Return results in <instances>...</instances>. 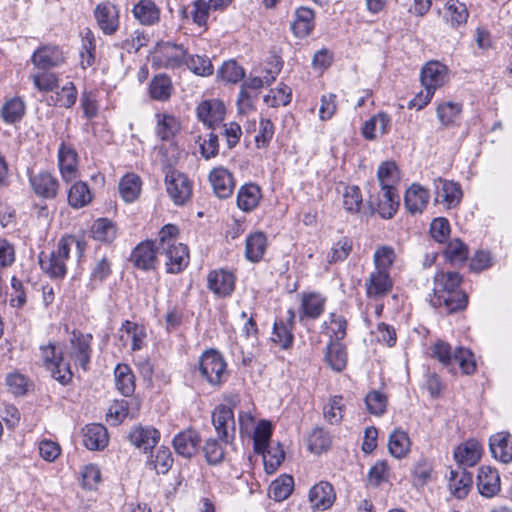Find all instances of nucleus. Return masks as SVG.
Returning a JSON list of instances; mask_svg holds the SVG:
<instances>
[{
	"label": "nucleus",
	"mask_w": 512,
	"mask_h": 512,
	"mask_svg": "<svg viewBox=\"0 0 512 512\" xmlns=\"http://www.w3.org/2000/svg\"><path fill=\"white\" fill-rule=\"evenodd\" d=\"M194 74L199 76H210L213 74V65L206 56L187 55L185 64Z\"/></svg>",
	"instance_id": "13d9d810"
},
{
	"label": "nucleus",
	"mask_w": 512,
	"mask_h": 512,
	"mask_svg": "<svg viewBox=\"0 0 512 512\" xmlns=\"http://www.w3.org/2000/svg\"><path fill=\"white\" fill-rule=\"evenodd\" d=\"M158 253L163 259L168 273H179L189 263L188 247L182 243L166 245L162 250H158Z\"/></svg>",
	"instance_id": "6e6552de"
},
{
	"label": "nucleus",
	"mask_w": 512,
	"mask_h": 512,
	"mask_svg": "<svg viewBox=\"0 0 512 512\" xmlns=\"http://www.w3.org/2000/svg\"><path fill=\"white\" fill-rule=\"evenodd\" d=\"M166 190L176 205H183L190 199L192 186L186 175L172 170L165 177Z\"/></svg>",
	"instance_id": "39448f33"
},
{
	"label": "nucleus",
	"mask_w": 512,
	"mask_h": 512,
	"mask_svg": "<svg viewBox=\"0 0 512 512\" xmlns=\"http://www.w3.org/2000/svg\"><path fill=\"white\" fill-rule=\"evenodd\" d=\"M445 255L453 264L464 263L468 258V249L461 240L454 239L446 246Z\"/></svg>",
	"instance_id": "69168bd1"
},
{
	"label": "nucleus",
	"mask_w": 512,
	"mask_h": 512,
	"mask_svg": "<svg viewBox=\"0 0 512 512\" xmlns=\"http://www.w3.org/2000/svg\"><path fill=\"white\" fill-rule=\"evenodd\" d=\"M159 258L157 245L153 241H144L133 249L130 260L138 269L148 271L156 268Z\"/></svg>",
	"instance_id": "ddd939ff"
},
{
	"label": "nucleus",
	"mask_w": 512,
	"mask_h": 512,
	"mask_svg": "<svg viewBox=\"0 0 512 512\" xmlns=\"http://www.w3.org/2000/svg\"><path fill=\"white\" fill-rule=\"evenodd\" d=\"M393 286L389 272L374 270L365 281L366 295L372 299H378L387 295Z\"/></svg>",
	"instance_id": "a211bd4d"
},
{
	"label": "nucleus",
	"mask_w": 512,
	"mask_h": 512,
	"mask_svg": "<svg viewBox=\"0 0 512 512\" xmlns=\"http://www.w3.org/2000/svg\"><path fill=\"white\" fill-rule=\"evenodd\" d=\"M343 206L349 213H359L363 206L361 190L358 186H347L343 193Z\"/></svg>",
	"instance_id": "603ef678"
},
{
	"label": "nucleus",
	"mask_w": 512,
	"mask_h": 512,
	"mask_svg": "<svg viewBox=\"0 0 512 512\" xmlns=\"http://www.w3.org/2000/svg\"><path fill=\"white\" fill-rule=\"evenodd\" d=\"M435 200L443 202L447 208L456 206L462 197V191L457 183L443 180L441 178L435 180Z\"/></svg>",
	"instance_id": "393cba45"
},
{
	"label": "nucleus",
	"mask_w": 512,
	"mask_h": 512,
	"mask_svg": "<svg viewBox=\"0 0 512 512\" xmlns=\"http://www.w3.org/2000/svg\"><path fill=\"white\" fill-rule=\"evenodd\" d=\"M462 107L458 103L445 102L437 107V117L444 126L452 125L460 115Z\"/></svg>",
	"instance_id": "bf43d9fd"
},
{
	"label": "nucleus",
	"mask_w": 512,
	"mask_h": 512,
	"mask_svg": "<svg viewBox=\"0 0 512 512\" xmlns=\"http://www.w3.org/2000/svg\"><path fill=\"white\" fill-rule=\"evenodd\" d=\"M388 448L395 458L405 457L410 450V439L407 433L402 430H394L389 436Z\"/></svg>",
	"instance_id": "79ce46f5"
},
{
	"label": "nucleus",
	"mask_w": 512,
	"mask_h": 512,
	"mask_svg": "<svg viewBox=\"0 0 512 512\" xmlns=\"http://www.w3.org/2000/svg\"><path fill=\"white\" fill-rule=\"evenodd\" d=\"M55 105L64 108H71L77 100V89L72 82L65 84L60 92L56 93V97H51Z\"/></svg>",
	"instance_id": "338daca9"
},
{
	"label": "nucleus",
	"mask_w": 512,
	"mask_h": 512,
	"mask_svg": "<svg viewBox=\"0 0 512 512\" xmlns=\"http://www.w3.org/2000/svg\"><path fill=\"white\" fill-rule=\"evenodd\" d=\"M94 17L105 35H113L119 28V10L110 2L99 3L94 9Z\"/></svg>",
	"instance_id": "f8f14e48"
},
{
	"label": "nucleus",
	"mask_w": 512,
	"mask_h": 512,
	"mask_svg": "<svg viewBox=\"0 0 512 512\" xmlns=\"http://www.w3.org/2000/svg\"><path fill=\"white\" fill-rule=\"evenodd\" d=\"M83 444L89 450H100L108 444L107 429L101 424H89L83 429Z\"/></svg>",
	"instance_id": "c85d7f7f"
},
{
	"label": "nucleus",
	"mask_w": 512,
	"mask_h": 512,
	"mask_svg": "<svg viewBox=\"0 0 512 512\" xmlns=\"http://www.w3.org/2000/svg\"><path fill=\"white\" fill-rule=\"evenodd\" d=\"M166 53L163 55V66L167 69L179 68L186 64L187 51L182 45L167 43Z\"/></svg>",
	"instance_id": "de8ad7c7"
},
{
	"label": "nucleus",
	"mask_w": 512,
	"mask_h": 512,
	"mask_svg": "<svg viewBox=\"0 0 512 512\" xmlns=\"http://www.w3.org/2000/svg\"><path fill=\"white\" fill-rule=\"evenodd\" d=\"M433 356L450 372L455 370L457 364L466 375L473 374L476 370L474 356L469 349L457 347L454 351L450 344L444 341H438L434 344Z\"/></svg>",
	"instance_id": "7ed1b4c3"
},
{
	"label": "nucleus",
	"mask_w": 512,
	"mask_h": 512,
	"mask_svg": "<svg viewBox=\"0 0 512 512\" xmlns=\"http://www.w3.org/2000/svg\"><path fill=\"white\" fill-rule=\"evenodd\" d=\"M225 369L226 363L222 355L218 351L210 349L202 353L197 371L209 384L219 385L222 382Z\"/></svg>",
	"instance_id": "20e7f679"
},
{
	"label": "nucleus",
	"mask_w": 512,
	"mask_h": 512,
	"mask_svg": "<svg viewBox=\"0 0 512 512\" xmlns=\"http://www.w3.org/2000/svg\"><path fill=\"white\" fill-rule=\"evenodd\" d=\"M325 359L332 370L341 372L347 365V353L344 345L332 340L327 345Z\"/></svg>",
	"instance_id": "e433bc0d"
},
{
	"label": "nucleus",
	"mask_w": 512,
	"mask_h": 512,
	"mask_svg": "<svg viewBox=\"0 0 512 512\" xmlns=\"http://www.w3.org/2000/svg\"><path fill=\"white\" fill-rule=\"evenodd\" d=\"M489 447L492 456L504 463L512 461V435L508 432H498L489 439Z\"/></svg>",
	"instance_id": "4be33fe9"
},
{
	"label": "nucleus",
	"mask_w": 512,
	"mask_h": 512,
	"mask_svg": "<svg viewBox=\"0 0 512 512\" xmlns=\"http://www.w3.org/2000/svg\"><path fill=\"white\" fill-rule=\"evenodd\" d=\"M481 457V446L476 440H469L454 451L455 460L463 466H474Z\"/></svg>",
	"instance_id": "473e14b6"
},
{
	"label": "nucleus",
	"mask_w": 512,
	"mask_h": 512,
	"mask_svg": "<svg viewBox=\"0 0 512 512\" xmlns=\"http://www.w3.org/2000/svg\"><path fill=\"white\" fill-rule=\"evenodd\" d=\"M336 499L333 486L326 481H320L309 491V501L312 508L317 510L329 509Z\"/></svg>",
	"instance_id": "412c9836"
},
{
	"label": "nucleus",
	"mask_w": 512,
	"mask_h": 512,
	"mask_svg": "<svg viewBox=\"0 0 512 512\" xmlns=\"http://www.w3.org/2000/svg\"><path fill=\"white\" fill-rule=\"evenodd\" d=\"M142 181L135 173H127L119 182V193L123 200L130 203L138 198L141 192Z\"/></svg>",
	"instance_id": "4c0bfd02"
},
{
	"label": "nucleus",
	"mask_w": 512,
	"mask_h": 512,
	"mask_svg": "<svg viewBox=\"0 0 512 512\" xmlns=\"http://www.w3.org/2000/svg\"><path fill=\"white\" fill-rule=\"evenodd\" d=\"M294 318L295 312L289 309L285 320H279L274 323L272 340L279 344L282 349H288L292 346Z\"/></svg>",
	"instance_id": "a878e982"
},
{
	"label": "nucleus",
	"mask_w": 512,
	"mask_h": 512,
	"mask_svg": "<svg viewBox=\"0 0 512 512\" xmlns=\"http://www.w3.org/2000/svg\"><path fill=\"white\" fill-rule=\"evenodd\" d=\"M367 204L371 214L377 212L382 218L390 219L399 207V195L396 189H382V198L373 200L370 196Z\"/></svg>",
	"instance_id": "4468645a"
},
{
	"label": "nucleus",
	"mask_w": 512,
	"mask_h": 512,
	"mask_svg": "<svg viewBox=\"0 0 512 512\" xmlns=\"http://www.w3.org/2000/svg\"><path fill=\"white\" fill-rule=\"evenodd\" d=\"M477 489L486 498L497 495L501 489L500 475L497 469L481 466L477 475Z\"/></svg>",
	"instance_id": "f3484780"
},
{
	"label": "nucleus",
	"mask_w": 512,
	"mask_h": 512,
	"mask_svg": "<svg viewBox=\"0 0 512 512\" xmlns=\"http://www.w3.org/2000/svg\"><path fill=\"white\" fill-rule=\"evenodd\" d=\"M129 442L144 453L151 451L160 440V432L151 426L136 425L127 436Z\"/></svg>",
	"instance_id": "2eb2a0df"
},
{
	"label": "nucleus",
	"mask_w": 512,
	"mask_h": 512,
	"mask_svg": "<svg viewBox=\"0 0 512 512\" xmlns=\"http://www.w3.org/2000/svg\"><path fill=\"white\" fill-rule=\"evenodd\" d=\"M34 87L41 92H51L58 87L59 79L55 73L43 71L31 76Z\"/></svg>",
	"instance_id": "680f3d73"
},
{
	"label": "nucleus",
	"mask_w": 512,
	"mask_h": 512,
	"mask_svg": "<svg viewBox=\"0 0 512 512\" xmlns=\"http://www.w3.org/2000/svg\"><path fill=\"white\" fill-rule=\"evenodd\" d=\"M58 164L62 179L69 183L78 178V156L76 151L62 143L58 151Z\"/></svg>",
	"instance_id": "6ab92c4d"
},
{
	"label": "nucleus",
	"mask_w": 512,
	"mask_h": 512,
	"mask_svg": "<svg viewBox=\"0 0 512 512\" xmlns=\"http://www.w3.org/2000/svg\"><path fill=\"white\" fill-rule=\"evenodd\" d=\"M272 434L271 426L266 421H261L254 432L253 445L254 451L258 453H264L268 445Z\"/></svg>",
	"instance_id": "052dcab7"
},
{
	"label": "nucleus",
	"mask_w": 512,
	"mask_h": 512,
	"mask_svg": "<svg viewBox=\"0 0 512 512\" xmlns=\"http://www.w3.org/2000/svg\"><path fill=\"white\" fill-rule=\"evenodd\" d=\"M200 436L197 431L188 429L177 434L173 439L176 453L185 458L194 456L200 445Z\"/></svg>",
	"instance_id": "5701e85b"
},
{
	"label": "nucleus",
	"mask_w": 512,
	"mask_h": 512,
	"mask_svg": "<svg viewBox=\"0 0 512 512\" xmlns=\"http://www.w3.org/2000/svg\"><path fill=\"white\" fill-rule=\"evenodd\" d=\"M117 390L124 396L134 393L135 383L131 368L126 364H118L114 371Z\"/></svg>",
	"instance_id": "58836bf2"
},
{
	"label": "nucleus",
	"mask_w": 512,
	"mask_h": 512,
	"mask_svg": "<svg viewBox=\"0 0 512 512\" xmlns=\"http://www.w3.org/2000/svg\"><path fill=\"white\" fill-rule=\"evenodd\" d=\"M209 180L217 197L226 199L232 195L235 183L232 174L227 169L214 168L210 172Z\"/></svg>",
	"instance_id": "b1692460"
},
{
	"label": "nucleus",
	"mask_w": 512,
	"mask_h": 512,
	"mask_svg": "<svg viewBox=\"0 0 512 512\" xmlns=\"http://www.w3.org/2000/svg\"><path fill=\"white\" fill-rule=\"evenodd\" d=\"M95 38L93 32L87 28L83 35V47L80 53L81 55V66L87 68L93 65L95 61Z\"/></svg>",
	"instance_id": "6e6d98bb"
},
{
	"label": "nucleus",
	"mask_w": 512,
	"mask_h": 512,
	"mask_svg": "<svg viewBox=\"0 0 512 512\" xmlns=\"http://www.w3.org/2000/svg\"><path fill=\"white\" fill-rule=\"evenodd\" d=\"M281 62L277 59L276 64L267 71V75L263 78L261 77H253L246 80L241 87H245L246 90H254L257 91L262 88L264 85H270L273 81H275L276 76L281 70ZM257 93V92H254Z\"/></svg>",
	"instance_id": "864d4df0"
},
{
	"label": "nucleus",
	"mask_w": 512,
	"mask_h": 512,
	"mask_svg": "<svg viewBox=\"0 0 512 512\" xmlns=\"http://www.w3.org/2000/svg\"><path fill=\"white\" fill-rule=\"evenodd\" d=\"M342 396H334L330 402L324 406L323 415L330 424H339L343 418Z\"/></svg>",
	"instance_id": "0e129e2a"
},
{
	"label": "nucleus",
	"mask_w": 512,
	"mask_h": 512,
	"mask_svg": "<svg viewBox=\"0 0 512 512\" xmlns=\"http://www.w3.org/2000/svg\"><path fill=\"white\" fill-rule=\"evenodd\" d=\"M447 69L438 61L428 62L421 70V83L425 89V101L430 102L435 90L446 81Z\"/></svg>",
	"instance_id": "423d86ee"
},
{
	"label": "nucleus",
	"mask_w": 512,
	"mask_h": 512,
	"mask_svg": "<svg viewBox=\"0 0 512 512\" xmlns=\"http://www.w3.org/2000/svg\"><path fill=\"white\" fill-rule=\"evenodd\" d=\"M26 112L25 102L20 97L6 100L1 108V117L6 124H15L22 120Z\"/></svg>",
	"instance_id": "f704fd0d"
},
{
	"label": "nucleus",
	"mask_w": 512,
	"mask_h": 512,
	"mask_svg": "<svg viewBox=\"0 0 512 512\" xmlns=\"http://www.w3.org/2000/svg\"><path fill=\"white\" fill-rule=\"evenodd\" d=\"M174 88L169 76L165 74L155 75L149 84V95L152 99L165 102L172 95Z\"/></svg>",
	"instance_id": "72a5a7b5"
},
{
	"label": "nucleus",
	"mask_w": 512,
	"mask_h": 512,
	"mask_svg": "<svg viewBox=\"0 0 512 512\" xmlns=\"http://www.w3.org/2000/svg\"><path fill=\"white\" fill-rule=\"evenodd\" d=\"M208 288L219 297L229 296L235 288V276L227 270L211 271L207 277Z\"/></svg>",
	"instance_id": "aec40b11"
},
{
	"label": "nucleus",
	"mask_w": 512,
	"mask_h": 512,
	"mask_svg": "<svg viewBox=\"0 0 512 512\" xmlns=\"http://www.w3.org/2000/svg\"><path fill=\"white\" fill-rule=\"evenodd\" d=\"M29 183L36 196L51 200L56 198L59 190V181L48 171L29 174Z\"/></svg>",
	"instance_id": "9d476101"
},
{
	"label": "nucleus",
	"mask_w": 512,
	"mask_h": 512,
	"mask_svg": "<svg viewBox=\"0 0 512 512\" xmlns=\"http://www.w3.org/2000/svg\"><path fill=\"white\" fill-rule=\"evenodd\" d=\"M91 232L93 238L101 242H112L116 237V227L107 218H99L94 221Z\"/></svg>",
	"instance_id": "09e8293b"
},
{
	"label": "nucleus",
	"mask_w": 512,
	"mask_h": 512,
	"mask_svg": "<svg viewBox=\"0 0 512 512\" xmlns=\"http://www.w3.org/2000/svg\"><path fill=\"white\" fill-rule=\"evenodd\" d=\"M132 12L142 25L151 26L160 20V10L151 0H140L134 6Z\"/></svg>",
	"instance_id": "2f4dec72"
},
{
	"label": "nucleus",
	"mask_w": 512,
	"mask_h": 512,
	"mask_svg": "<svg viewBox=\"0 0 512 512\" xmlns=\"http://www.w3.org/2000/svg\"><path fill=\"white\" fill-rule=\"evenodd\" d=\"M245 76V70L234 60L226 61L218 70V77L228 83H237Z\"/></svg>",
	"instance_id": "4d7b16f0"
},
{
	"label": "nucleus",
	"mask_w": 512,
	"mask_h": 512,
	"mask_svg": "<svg viewBox=\"0 0 512 512\" xmlns=\"http://www.w3.org/2000/svg\"><path fill=\"white\" fill-rule=\"evenodd\" d=\"M445 18L450 22L452 27H458L466 23L469 12L466 5L457 0H448L445 4Z\"/></svg>",
	"instance_id": "a18cd8bd"
},
{
	"label": "nucleus",
	"mask_w": 512,
	"mask_h": 512,
	"mask_svg": "<svg viewBox=\"0 0 512 512\" xmlns=\"http://www.w3.org/2000/svg\"><path fill=\"white\" fill-rule=\"evenodd\" d=\"M293 487V477L282 475L270 484L269 497L275 501H283L291 495Z\"/></svg>",
	"instance_id": "c03bdc74"
},
{
	"label": "nucleus",
	"mask_w": 512,
	"mask_h": 512,
	"mask_svg": "<svg viewBox=\"0 0 512 512\" xmlns=\"http://www.w3.org/2000/svg\"><path fill=\"white\" fill-rule=\"evenodd\" d=\"M353 242L348 237H341L337 242L333 244L331 247V252L329 254V263H336L340 261H344L352 251Z\"/></svg>",
	"instance_id": "e2e57ef3"
},
{
	"label": "nucleus",
	"mask_w": 512,
	"mask_h": 512,
	"mask_svg": "<svg viewBox=\"0 0 512 512\" xmlns=\"http://www.w3.org/2000/svg\"><path fill=\"white\" fill-rule=\"evenodd\" d=\"M224 445H226L222 440H216L214 438L208 439L202 450L205 456V459L209 465H217L224 460L225 457V449Z\"/></svg>",
	"instance_id": "8fccbe9b"
},
{
	"label": "nucleus",
	"mask_w": 512,
	"mask_h": 512,
	"mask_svg": "<svg viewBox=\"0 0 512 512\" xmlns=\"http://www.w3.org/2000/svg\"><path fill=\"white\" fill-rule=\"evenodd\" d=\"M156 134L162 141H168L179 131L178 120L168 114H157Z\"/></svg>",
	"instance_id": "37998d69"
},
{
	"label": "nucleus",
	"mask_w": 512,
	"mask_h": 512,
	"mask_svg": "<svg viewBox=\"0 0 512 512\" xmlns=\"http://www.w3.org/2000/svg\"><path fill=\"white\" fill-rule=\"evenodd\" d=\"M261 199V190L258 185L250 183L240 188L237 195L238 207L246 212L257 207Z\"/></svg>",
	"instance_id": "c9c22d12"
},
{
	"label": "nucleus",
	"mask_w": 512,
	"mask_h": 512,
	"mask_svg": "<svg viewBox=\"0 0 512 512\" xmlns=\"http://www.w3.org/2000/svg\"><path fill=\"white\" fill-rule=\"evenodd\" d=\"M76 247L79 255L84 250V243L75 236H63L57 244V248L49 255L43 252L39 255V264L41 269L51 278H63L66 275V261L72 247Z\"/></svg>",
	"instance_id": "f03ea898"
},
{
	"label": "nucleus",
	"mask_w": 512,
	"mask_h": 512,
	"mask_svg": "<svg viewBox=\"0 0 512 512\" xmlns=\"http://www.w3.org/2000/svg\"><path fill=\"white\" fill-rule=\"evenodd\" d=\"M92 200V194L85 182H75L68 191V203L73 208H82Z\"/></svg>",
	"instance_id": "a19ab883"
},
{
	"label": "nucleus",
	"mask_w": 512,
	"mask_h": 512,
	"mask_svg": "<svg viewBox=\"0 0 512 512\" xmlns=\"http://www.w3.org/2000/svg\"><path fill=\"white\" fill-rule=\"evenodd\" d=\"M267 239L263 232H254L250 234L245 243V257L248 261L259 262L266 251Z\"/></svg>",
	"instance_id": "7c9ffc66"
},
{
	"label": "nucleus",
	"mask_w": 512,
	"mask_h": 512,
	"mask_svg": "<svg viewBox=\"0 0 512 512\" xmlns=\"http://www.w3.org/2000/svg\"><path fill=\"white\" fill-rule=\"evenodd\" d=\"M331 445V438L327 431L323 428H315L309 436L308 439V447L309 449L316 453L320 454L326 450Z\"/></svg>",
	"instance_id": "5fc2aeb1"
},
{
	"label": "nucleus",
	"mask_w": 512,
	"mask_h": 512,
	"mask_svg": "<svg viewBox=\"0 0 512 512\" xmlns=\"http://www.w3.org/2000/svg\"><path fill=\"white\" fill-rule=\"evenodd\" d=\"M430 199L428 190L419 184H412L405 193L404 204L411 214L422 213Z\"/></svg>",
	"instance_id": "bb28decb"
},
{
	"label": "nucleus",
	"mask_w": 512,
	"mask_h": 512,
	"mask_svg": "<svg viewBox=\"0 0 512 512\" xmlns=\"http://www.w3.org/2000/svg\"><path fill=\"white\" fill-rule=\"evenodd\" d=\"M472 475L464 468L459 471H451L449 478V489L458 499L465 498L472 486Z\"/></svg>",
	"instance_id": "c756f323"
},
{
	"label": "nucleus",
	"mask_w": 512,
	"mask_h": 512,
	"mask_svg": "<svg viewBox=\"0 0 512 512\" xmlns=\"http://www.w3.org/2000/svg\"><path fill=\"white\" fill-rule=\"evenodd\" d=\"M315 14L314 11L308 7H299L295 10L294 20L291 24V29L294 35L298 38H305L311 34L314 29Z\"/></svg>",
	"instance_id": "cd10ccee"
},
{
	"label": "nucleus",
	"mask_w": 512,
	"mask_h": 512,
	"mask_svg": "<svg viewBox=\"0 0 512 512\" xmlns=\"http://www.w3.org/2000/svg\"><path fill=\"white\" fill-rule=\"evenodd\" d=\"M462 277L458 272H438L434 277V296L431 304L434 307H444L447 313H454L466 308L468 296L459 286Z\"/></svg>",
	"instance_id": "f257e3e1"
},
{
	"label": "nucleus",
	"mask_w": 512,
	"mask_h": 512,
	"mask_svg": "<svg viewBox=\"0 0 512 512\" xmlns=\"http://www.w3.org/2000/svg\"><path fill=\"white\" fill-rule=\"evenodd\" d=\"M31 61L38 69L48 70L62 65L65 57L59 47L44 45L33 53Z\"/></svg>",
	"instance_id": "dca6fc26"
},
{
	"label": "nucleus",
	"mask_w": 512,
	"mask_h": 512,
	"mask_svg": "<svg viewBox=\"0 0 512 512\" xmlns=\"http://www.w3.org/2000/svg\"><path fill=\"white\" fill-rule=\"evenodd\" d=\"M325 300L316 293L304 294L301 303L300 318L317 319L324 311Z\"/></svg>",
	"instance_id": "ea45409f"
},
{
	"label": "nucleus",
	"mask_w": 512,
	"mask_h": 512,
	"mask_svg": "<svg viewBox=\"0 0 512 512\" xmlns=\"http://www.w3.org/2000/svg\"><path fill=\"white\" fill-rule=\"evenodd\" d=\"M212 423L219 436L225 444L234 440L235 419L233 410L225 405L217 406L212 413Z\"/></svg>",
	"instance_id": "0eeeda50"
},
{
	"label": "nucleus",
	"mask_w": 512,
	"mask_h": 512,
	"mask_svg": "<svg viewBox=\"0 0 512 512\" xmlns=\"http://www.w3.org/2000/svg\"><path fill=\"white\" fill-rule=\"evenodd\" d=\"M91 334L72 333L70 339V352L69 355L74 363L80 366L84 371L89 369L92 349H91Z\"/></svg>",
	"instance_id": "1a4fd4ad"
},
{
	"label": "nucleus",
	"mask_w": 512,
	"mask_h": 512,
	"mask_svg": "<svg viewBox=\"0 0 512 512\" xmlns=\"http://www.w3.org/2000/svg\"><path fill=\"white\" fill-rule=\"evenodd\" d=\"M260 454L263 456L265 470L269 474L274 473L285 458V452L280 444L276 447L267 446L266 451Z\"/></svg>",
	"instance_id": "3c124183"
},
{
	"label": "nucleus",
	"mask_w": 512,
	"mask_h": 512,
	"mask_svg": "<svg viewBox=\"0 0 512 512\" xmlns=\"http://www.w3.org/2000/svg\"><path fill=\"white\" fill-rule=\"evenodd\" d=\"M198 119L210 129H215L224 120L226 108L222 101L209 99L200 102L196 108Z\"/></svg>",
	"instance_id": "9b49d317"
},
{
	"label": "nucleus",
	"mask_w": 512,
	"mask_h": 512,
	"mask_svg": "<svg viewBox=\"0 0 512 512\" xmlns=\"http://www.w3.org/2000/svg\"><path fill=\"white\" fill-rule=\"evenodd\" d=\"M150 464L153 465V468L158 474H166L173 464L170 449L164 446L160 447L154 458L150 460Z\"/></svg>",
	"instance_id": "774afa93"
},
{
	"label": "nucleus",
	"mask_w": 512,
	"mask_h": 512,
	"mask_svg": "<svg viewBox=\"0 0 512 512\" xmlns=\"http://www.w3.org/2000/svg\"><path fill=\"white\" fill-rule=\"evenodd\" d=\"M377 177L381 189H396L395 184L399 181V171L392 161L383 162L377 171Z\"/></svg>",
	"instance_id": "49530a36"
}]
</instances>
